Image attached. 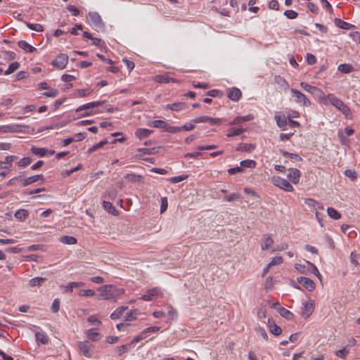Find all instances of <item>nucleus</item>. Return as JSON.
I'll return each instance as SVG.
<instances>
[{
	"instance_id": "15",
	"label": "nucleus",
	"mask_w": 360,
	"mask_h": 360,
	"mask_svg": "<svg viewBox=\"0 0 360 360\" xmlns=\"http://www.w3.org/2000/svg\"><path fill=\"white\" fill-rule=\"evenodd\" d=\"M275 120L278 127L281 130H286L288 126V120L285 115H276Z\"/></svg>"
},
{
	"instance_id": "27",
	"label": "nucleus",
	"mask_w": 360,
	"mask_h": 360,
	"mask_svg": "<svg viewBox=\"0 0 360 360\" xmlns=\"http://www.w3.org/2000/svg\"><path fill=\"white\" fill-rule=\"evenodd\" d=\"M134 347V344H131V341L127 344L122 345L116 348L117 355L120 356L122 354L127 352Z\"/></svg>"
},
{
	"instance_id": "29",
	"label": "nucleus",
	"mask_w": 360,
	"mask_h": 360,
	"mask_svg": "<svg viewBox=\"0 0 360 360\" xmlns=\"http://www.w3.org/2000/svg\"><path fill=\"white\" fill-rule=\"evenodd\" d=\"M277 310L279 313V314L288 320H292L293 319V314L289 311L288 309L284 308V307H278L277 308Z\"/></svg>"
},
{
	"instance_id": "11",
	"label": "nucleus",
	"mask_w": 360,
	"mask_h": 360,
	"mask_svg": "<svg viewBox=\"0 0 360 360\" xmlns=\"http://www.w3.org/2000/svg\"><path fill=\"white\" fill-rule=\"evenodd\" d=\"M303 307L301 308L300 314L304 319H308L313 313L314 309V301L310 302H303Z\"/></svg>"
},
{
	"instance_id": "9",
	"label": "nucleus",
	"mask_w": 360,
	"mask_h": 360,
	"mask_svg": "<svg viewBox=\"0 0 360 360\" xmlns=\"http://www.w3.org/2000/svg\"><path fill=\"white\" fill-rule=\"evenodd\" d=\"M193 123H204V122H208L211 125H216L219 124L221 123V119L220 118H214L205 115L200 116L198 117L194 118L191 121Z\"/></svg>"
},
{
	"instance_id": "57",
	"label": "nucleus",
	"mask_w": 360,
	"mask_h": 360,
	"mask_svg": "<svg viewBox=\"0 0 360 360\" xmlns=\"http://www.w3.org/2000/svg\"><path fill=\"white\" fill-rule=\"evenodd\" d=\"M283 258L281 256L274 257L271 259V260L270 261V262L269 263V266L272 267L273 266L280 264L283 263Z\"/></svg>"
},
{
	"instance_id": "64",
	"label": "nucleus",
	"mask_w": 360,
	"mask_h": 360,
	"mask_svg": "<svg viewBox=\"0 0 360 360\" xmlns=\"http://www.w3.org/2000/svg\"><path fill=\"white\" fill-rule=\"evenodd\" d=\"M349 37L353 41L360 43V32L354 31L349 33Z\"/></svg>"
},
{
	"instance_id": "16",
	"label": "nucleus",
	"mask_w": 360,
	"mask_h": 360,
	"mask_svg": "<svg viewBox=\"0 0 360 360\" xmlns=\"http://www.w3.org/2000/svg\"><path fill=\"white\" fill-rule=\"evenodd\" d=\"M160 292V289L158 288H153L147 290L146 293L141 297V299L144 301H151L153 297Z\"/></svg>"
},
{
	"instance_id": "28",
	"label": "nucleus",
	"mask_w": 360,
	"mask_h": 360,
	"mask_svg": "<svg viewBox=\"0 0 360 360\" xmlns=\"http://www.w3.org/2000/svg\"><path fill=\"white\" fill-rule=\"evenodd\" d=\"M86 336L91 341H96L100 338V334L96 331V328H90L86 332Z\"/></svg>"
},
{
	"instance_id": "23",
	"label": "nucleus",
	"mask_w": 360,
	"mask_h": 360,
	"mask_svg": "<svg viewBox=\"0 0 360 360\" xmlns=\"http://www.w3.org/2000/svg\"><path fill=\"white\" fill-rule=\"evenodd\" d=\"M28 215L29 212L25 209L18 210L14 214V217L20 221H25Z\"/></svg>"
},
{
	"instance_id": "43",
	"label": "nucleus",
	"mask_w": 360,
	"mask_h": 360,
	"mask_svg": "<svg viewBox=\"0 0 360 360\" xmlns=\"http://www.w3.org/2000/svg\"><path fill=\"white\" fill-rule=\"evenodd\" d=\"M36 340L42 344L48 343V337L45 333L42 331H38L35 333Z\"/></svg>"
},
{
	"instance_id": "50",
	"label": "nucleus",
	"mask_w": 360,
	"mask_h": 360,
	"mask_svg": "<svg viewBox=\"0 0 360 360\" xmlns=\"http://www.w3.org/2000/svg\"><path fill=\"white\" fill-rule=\"evenodd\" d=\"M108 143L106 139L102 140L98 143L94 144L91 148L88 149V153H93L94 151L98 150V148L103 147L104 145H105Z\"/></svg>"
},
{
	"instance_id": "24",
	"label": "nucleus",
	"mask_w": 360,
	"mask_h": 360,
	"mask_svg": "<svg viewBox=\"0 0 360 360\" xmlns=\"http://www.w3.org/2000/svg\"><path fill=\"white\" fill-rule=\"evenodd\" d=\"M305 204L309 207H312L315 210H323V206L320 202L316 201L312 198H307L304 200Z\"/></svg>"
},
{
	"instance_id": "45",
	"label": "nucleus",
	"mask_w": 360,
	"mask_h": 360,
	"mask_svg": "<svg viewBox=\"0 0 360 360\" xmlns=\"http://www.w3.org/2000/svg\"><path fill=\"white\" fill-rule=\"evenodd\" d=\"M20 67V63L18 62H13L9 65L7 70L5 71L4 74L6 75H10L18 70Z\"/></svg>"
},
{
	"instance_id": "12",
	"label": "nucleus",
	"mask_w": 360,
	"mask_h": 360,
	"mask_svg": "<svg viewBox=\"0 0 360 360\" xmlns=\"http://www.w3.org/2000/svg\"><path fill=\"white\" fill-rule=\"evenodd\" d=\"M188 108V104L186 102H176L174 103L167 104L165 107V110H169L171 111L179 112L185 110Z\"/></svg>"
},
{
	"instance_id": "46",
	"label": "nucleus",
	"mask_w": 360,
	"mask_h": 360,
	"mask_svg": "<svg viewBox=\"0 0 360 360\" xmlns=\"http://www.w3.org/2000/svg\"><path fill=\"white\" fill-rule=\"evenodd\" d=\"M60 242L64 244L74 245L77 243V239L73 236H65L60 238Z\"/></svg>"
},
{
	"instance_id": "14",
	"label": "nucleus",
	"mask_w": 360,
	"mask_h": 360,
	"mask_svg": "<svg viewBox=\"0 0 360 360\" xmlns=\"http://www.w3.org/2000/svg\"><path fill=\"white\" fill-rule=\"evenodd\" d=\"M288 180L294 184L299 183L300 178V172L296 168H290L289 173L287 174Z\"/></svg>"
},
{
	"instance_id": "10",
	"label": "nucleus",
	"mask_w": 360,
	"mask_h": 360,
	"mask_svg": "<svg viewBox=\"0 0 360 360\" xmlns=\"http://www.w3.org/2000/svg\"><path fill=\"white\" fill-rule=\"evenodd\" d=\"M93 345L88 341H83L78 342V348L80 352L87 358H90L92 356L91 349Z\"/></svg>"
},
{
	"instance_id": "21",
	"label": "nucleus",
	"mask_w": 360,
	"mask_h": 360,
	"mask_svg": "<svg viewBox=\"0 0 360 360\" xmlns=\"http://www.w3.org/2000/svg\"><path fill=\"white\" fill-rule=\"evenodd\" d=\"M268 326L270 332L274 335H278L282 332L281 328L271 319H268Z\"/></svg>"
},
{
	"instance_id": "33",
	"label": "nucleus",
	"mask_w": 360,
	"mask_h": 360,
	"mask_svg": "<svg viewBox=\"0 0 360 360\" xmlns=\"http://www.w3.org/2000/svg\"><path fill=\"white\" fill-rule=\"evenodd\" d=\"M338 110L340 111L345 116V117H352V112L349 108L344 102L342 103L341 105H340Z\"/></svg>"
},
{
	"instance_id": "26",
	"label": "nucleus",
	"mask_w": 360,
	"mask_h": 360,
	"mask_svg": "<svg viewBox=\"0 0 360 360\" xmlns=\"http://www.w3.org/2000/svg\"><path fill=\"white\" fill-rule=\"evenodd\" d=\"M253 119V116L251 115H248L245 116H238L235 117L233 121L230 123V124H238L242 122H245L250 121Z\"/></svg>"
},
{
	"instance_id": "59",
	"label": "nucleus",
	"mask_w": 360,
	"mask_h": 360,
	"mask_svg": "<svg viewBox=\"0 0 360 360\" xmlns=\"http://www.w3.org/2000/svg\"><path fill=\"white\" fill-rule=\"evenodd\" d=\"M49 91L44 92L43 96L50 98H55L58 96V91L56 89H48Z\"/></svg>"
},
{
	"instance_id": "41",
	"label": "nucleus",
	"mask_w": 360,
	"mask_h": 360,
	"mask_svg": "<svg viewBox=\"0 0 360 360\" xmlns=\"http://www.w3.org/2000/svg\"><path fill=\"white\" fill-rule=\"evenodd\" d=\"M244 131H245V129L243 127L231 128L228 130V133H227L226 136L228 137H233L235 136H238L240 134H242Z\"/></svg>"
},
{
	"instance_id": "19",
	"label": "nucleus",
	"mask_w": 360,
	"mask_h": 360,
	"mask_svg": "<svg viewBox=\"0 0 360 360\" xmlns=\"http://www.w3.org/2000/svg\"><path fill=\"white\" fill-rule=\"evenodd\" d=\"M44 181V178L42 174H36L29 177H25V179L23 180L22 187L27 186L32 184H34L38 181Z\"/></svg>"
},
{
	"instance_id": "39",
	"label": "nucleus",
	"mask_w": 360,
	"mask_h": 360,
	"mask_svg": "<svg viewBox=\"0 0 360 360\" xmlns=\"http://www.w3.org/2000/svg\"><path fill=\"white\" fill-rule=\"evenodd\" d=\"M335 22L336 26L343 30H348L352 27L350 23L343 21L340 18H336Z\"/></svg>"
},
{
	"instance_id": "62",
	"label": "nucleus",
	"mask_w": 360,
	"mask_h": 360,
	"mask_svg": "<svg viewBox=\"0 0 360 360\" xmlns=\"http://www.w3.org/2000/svg\"><path fill=\"white\" fill-rule=\"evenodd\" d=\"M51 311L53 312V313H56L58 311L59 309H60V300L58 298H56L53 302H52V304H51Z\"/></svg>"
},
{
	"instance_id": "40",
	"label": "nucleus",
	"mask_w": 360,
	"mask_h": 360,
	"mask_svg": "<svg viewBox=\"0 0 360 360\" xmlns=\"http://www.w3.org/2000/svg\"><path fill=\"white\" fill-rule=\"evenodd\" d=\"M47 151H48V150L44 148H38V147H35V146H32L31 148V152L33 154L38 155L39 157L45 156Z\"/></svg>"
},
{
	"instance_id": "20",
	"label": "nucleus",
	"mask_w": 360,
	"mask_h": 360,
	"mask_svg": "<svg viewBox=\"0 0 360 360\" xmlns=\"http://www.w3.org/2000/svg\"><path fill=\"white\" fill-rule=\"evenodd\" d=\"M153 80L155 82H158V83H160V84H162V83H169V82H176V80L169 76H168L167 75H155L153 78Z\"/></svg>"
},
{
	"instance_id": "1",
	"label": "nucleus",
	"mask_w": 360,
	"mask_h": 360,
	"mask_svg": "<svg viewBox=\"0 0 360 360\" xmlns=\"http://www.w3.org/2000/svg\"><path fill=\"white\" fill-rule=\"evenodd\" d=\"M103 103V101H93L79 106L75 110L76 117H88L98 113V111L96 108Z\"/></svg>"
},
{
	"instance_id": "13",
	"label": "nucleus",
	"mask_w": 360,
	"mask_h": 360,
	"mask_svg": "<svg viewBox=\"0 0 360 360\" xmlns=\"http://www.w3.org/2000/svg\"><path fill=\"white\" fill-rule=\"evenodd\" d=\"M297 281L309 291L314 290L316 287L315 283L309 278L300 276L297 277Z\"/></svg>"
},
{
	"instance_id": "34",
	"label": "nucleus",
	"mask_w": 360,
	"mask_h": 360,
	"mask_svg": "<svg viewBox=\"0 0 360 360\" xmlns=\"http://www.w3.org/2000/svg\"><path fill=\"white\" fill-rule=\"evenodd\" d=\"M103 206L105 210H107L109 213L117 215L118 214L117 210L115 208L112 204L108 201H103Z\"/></svg>"
},
{
	"instance_id": "36",
	"label": "nucleus",
	"mask_w": 360,
	"mask_h": 360,
	"mask_svg": "<svg viewBox=\"0 0 360 360\" xmlns=\"http://www.w3.org/2000/svg\"><path fill=\"white\" fill-rule=\"evenodd\" d=\"M307 262L308 261H305V264H296L295 266V269L302 274L309 273L311 271V268H309V266L308 267Z\"/></svg>"
},
{
	"instance_id": "30",
	"label": "nucleus",
	"mask_w": 360,
	"mask_h": 360,
	"mask_svg": "<svg viewBox=\"0 0 360 360\" xmlns=\"http://www.w3.org/2000/svg\"><path fill=\"white\" fill-rule=\"evenodd\" d=\"M353 70V66L348 63H342L338 66V70L345 74H349L352 72Z\"/></svg>"
},
{
	"instance_id": "52",
	"label": "nucleus",
	"mask_w": 360,
	"mask_h": 360,
	"mask_svg": "<svg viewBox=\"0 0 360 360\" xmlns=\"http://www.w3.org/2000/svg\"><path fill=\"white\" fill-rule=\"evenodd\" d=\"M32 162V158L30 157H25L20 159V160L18 162V165L19 167H25L27 165H29Z\"/></svg>"
},
{
	"instance_id": "61",
	"label": "nucleus",
	"mask_w": 360,
	"mask_h": 360,
	"mask_svg": "<svg viewBox=\"0 0 360 360\" xmlns=\"http://www.w3.org/2000/svg\"><path fill=\"white\" fill-rule=\"evenodd\" d=\"M160 203H161V205H160V213H163L167 209V206H168L167 198L166 197L161 198Z\"/></svg>"
},
{
	"instance_id": "6",
	"label": "nucleus",
	"mask_w": 360,
	"mask_h": 360,
	"mask_svg": "<svg viewBox=\"0 0 360 360\" xmlns=\"http://www.w3.org/2000/svg\"><path fill=\"white\" fill-rule=\"evenodd\" d=\"M68 56L65 53H60L51 62L53 67L58 70H63L68 65Z\"/></svg>"
},
{
	"instance_id": "42",
	"label": "nucleus",
	"mask_w": 360,
	"mask_h": 360,
	"mask_svg": "<svg viewBox=\"0 0 360 360\" xmlns=\"http://www.w3.org/2000/svg\"><path fill=\"white\" fill-rule=\"evenodd\" d=\"M240 167L243 168V172L244 171V168H254L256 165L255 161L252 160H244L240 162Z\"/></svg>"
},
{
	"instance_id": "35",
	"label": "nucleus",
	"mask_w": 360,
	"mask_h": 360,
	"mask_svg": "<svg viewBox=\"0 0 360 360\" xmlns=\"http://www.w3.org/2000/svg\"><path fill=\"white\" fill-rule=\"evenodd\" d=\"M167 122L162 120H155L150 122L148 125L154 128H160L164 131L165 129Z\"/></svg>"
},
{
	"instance_id": "49",
	"label": "nucleus",
	"mask_w": 360,
	"mask_h": 360,
	"mask_svg": "<svg viewBox=\"0 0 360 360\" xmlns=\"http://www.w3.org/2000/svg\"><path fill=\"white\" fill-rule=\"evenodd\" d=\"M255 148V146L252 144L241 143L237 147L238 151H251Z\"/></svg>"
},
{
	"instance_id": "51",
	"label": "nucleus",
	"mask_w": 360,
	"mask_h": 360,
	"mask_svg": "<svg viewBox=\"0 0 360 360\" xmlns=\"http://www.w3.org/2000/svg\"><path fill=\"white\" fill-rule=\"evenodd\" d=\"M147 337H148L147 334L145 333L144 330H143L140 334L135 336L131 340V344H134V345L136 343L140 342L141 340H142L143 339H146Z\"/></svg>"
},
{
	"instance_id": "44",
	"label": "nucleus",
	"mask_w": 360,
	"mask_h": 360,
	"mask_svg": "<svg viewBox=\"0 0 360 360\" xmlns=\"http://www.w3.org/2000/svg\"><path fill=\"white\" fill-rule=\"evenodd\" d=\"M328 216L333 219H339L341 217V214L333 207H328L327 209Z\"/></svg>"
},
{
	"instance_id": "25",
	"label": "nucleus",
	"mask_w": 360,
	"mask_h": 360,
	"mask_svg": "<svg viewBox=\"0 0 360 360\" xmlns=\"http://www.w3.org/2000/svg\"><path fill=\"white\" fill-rule=\"evenodd\" d=\"M18 46L20 48H21L22 50L27 53H32L36 51V48L32 46L31 44H28L25 40L19 41Z\"/></svg>"
},
{
	"instance_id": "38",
	"label": "nucleus",
	"mask_w": 360,
	"mask_h": 360,
	"mask_svg": "<svg viewBox=\"0 0 360 360\" xmlns=\"http://www.w3.org/2000/svg\"><path fill=\"white\" fill-rule=\"evenodd\" d=\"M46 279L43 277H35L32 278L29 281V284L30 286H39L41 285Z\"/></svg>"
},
{
	"instance_id": "58",
	"label": "nucleus",
	"mask_w": 360,
	"mask_h": 360,
	"mask_svg": "<svg viewBox=\"0 0 360 360\" xmlns=\"http://www.w3.org/2000/svg\"><path fill=\"white\" fill-rule=\"evenodd\" d=\"M16 184L20 183V186H22L23 180L25 179V172H20L18 174L13 177Z\"/></svg>"
},
{
	"instance_id": "31",
	"label": "nucleus",
	"mask_w": 360,
	"mask_h": 360,
	"mask_svg": "<svg viewBox=\"0 0 360 360\" xmlns=\"http://www.w3.org/2000/svg\"><path fill=\"white\" fill-rule=\"evenodd\" d=\"M280 153L282 154L283 156L287 157V158H290L291 160H293V161H302V158L297 154L291 153H289V152L283 150H281Z\"/></svg>"
},
{
	"instance_id": "56",
	"label": "nucleus",
	"mask_w": 360,
	"mask_h": 360,
	"mask_svg": "<svg viewBox=\"0 0 360 360\" xmlns=\"http://www.w3.org/2000/svg\"><path fill=\"white\" fill-rule=\"evenodd\" d=\"M307 264H308V267L309 266V268H311V271L309 272H311L316 277L321 278V275L319 273L317 267L313 263H311L310 262H307Z\"/></svg>"
},
{
	"instance_id": "63",
	"label": "nucleus",
	"mask_w": 360,
	"mask_h": 360,
	"mask_svg": "<svg viewBox=\"0 0 360 360\" xmlns=\"http://www.w3.org/2000/svg\"><path fill=\"white\" fill-rule=\"evenodd\" d=\"M256 330L257 332V333L262 337V338L267 341L268 340V335L265 330V329L263 328V327H261V326H258L257 328H256Z\"/></svg>"
},
{
	"instance_id": "37",
	"label": "nucleus",
	"mask_w": 360,
	"mask_h": 360,
	"mask_svg": "<svg viewBox=\"0 0 360 360\" xmlns=\"http://www.w3.org/2000/svg\"><path fill=\"white\" fill-rule=\"evenodd\" d=\"M127 309V307L117 308L111 314L110 318L113 320L118 319Z\"/></svg>"
},
{
	"instance_id": "48",
	"label": "nucleus",
	"mask_w": 360,
	"mask_h": 360,
	"mask_svg": "<svg viewBox=\"0 0 360 360\" xmlns=\"http://www.w3.org/2000/svg\"><path fill=\"white\" fill-rule=\"evenodd\" d=\"M26 25L29 29L38 32H43L44 30L43 26L38 23L27 22Z\"/></svg>"
},
{
	"instance_id": "4",
	"label": "nucleus",
	"mask_w": 360,
	"mask_h": 360,
	"mask_svg": "<svg viewBox=\"0 0 360 360\" xmlns=\"http://www.w3.org/2000/svg\"><path fill=\"white\" fill-rule=\"evenodd\" d=\"M343 101L338 98L335 94H326L325 93L321 97V101L319 102L320 105H331L333 107H335L336 109H338L340 105H341Z\"/></svg>"
},
{
	"instance_id": "17",
	"label": "nucleus",
	"mask_w": 360,
	"mask_h": 360,
	"mask_svg": "<svg viewBox=\"0 0 360 360\" xmlns=\"http://www.w3.org/2000/svg\"><path fill=\"white\" fill-rule=\"evenodd\" d=\"M273 243L274 240L272 239L271 235L264 234L262 236V240L261 242V248L262 250H267L270 249Z\"/></svg>"
},
{
	"instance_id": "53",
	"label": "nucleus",
	"mask_w": 360,
	"mask_h": 360,
	"mask_svg": "<svg viewBox=\"0 0 360 360\" xmlns=\"http://www.w3.org/2000/svg\"><path fill=\"white\" fill-rule=\"evenodd\" d=\"M239 198H240V195L238 193H233L228 195H226L223 200H224V201H226V202H232L234 200H237Z\"/></svg>"
},
{
	"instance_id": "60",
	"label": "nucleus",
	"mask_w": 360,
	"mask_h": 360,
	"mask_svg": "<svg viewBox=\"0 0 360 360\" xmlns=\"http://www.w3.org/2000/svg\"><path fill=\"white\" fill-rule=\"evenodd\" d=\"M187 178V175H179L171 177L169 179V181L172 184H177L185 180Z\"/></svg>"
},
{
	"instance_id": "5",
	"label": "nucleus",
	"mask_w": 360,
	"mask_h": 360,
	"mask_svg": "<svg viewBox=\"0 0 360 360\" xmlns=\"http://www.w3.org/2000/svg\"><path fill=\"white\" fill-rule=\"evenodd\" d=\"M272 183L274 186L284 190L285 191L291 192L293 191V187L289 181L281 176H274L272 178Z\"/></svg>"
},
{
	"instance_id": "22",
	"label": "nucleus",
	"mask_w": 360,
	"mask_h": 360,
	"mask_svg": "<svg viewBox=\"0 0 360 360\" xmlns=\"http://www.w3.org/2000/svg\"><path fill=\"white\" fill-rule=\"evenodd\" d=\"M152 133H153V130L145 129V128H140V129H138L135 131V135L139 139H143L148 137Z\"/></svg>"
},
{
	"instance_id": "47",
	"label": "nucleus",
	"mask_w": 360,
	"mask_h": 360,
	"mask_svg": "<svg viewBox=\"0 0 360 360\" xmlns=\"http://www.w3.org/2000/svg\"><path fill=\"white\" fill-rule=\"evenodd\" d=\"M181 131V127L177 126H172L169 124L168 123L166 124L165 131L167 133H172V134H176L177 132H179Z\"/></svg>"
},
{
	"instance_id": "2",
	"label": "nucleus",
	"mask_w": 360,
	"mask_h": 360,
	"mask_svg": "<svg viewBox=\"0 0 360 360\" xmlns=\"http://www.w3.org/2000/svg\"><path fill=\"white\" fill-rule=\"evenodd\" d=\"M101 294L99 298L102 300H115L119 295L124 293V289L117 288L112 285H105L98 288Z\"/></svg>"
},
{
	"instance_id": "32",
	"label": "nucleus",
	"mask_w": 360,
	"mask_h": 360,
	"mask_svg": "<svg viewBox=\"0 0 360 360\" xmlns=\"http://www.w3.org/2000/svg\"><path fill=\"white\" fill-rule=\"evenodd\" d=\"M338 110L340 111L345 116V117H352V112L349 108L344 102L342 103L341 105H340Z\"/></svg>"
},
{
	"instance_id": "55",
	"label": "nucleus",
	"mask_w": 360,
	"mask_h": 360,
	"mask_svg": "<svg viewBox=\"0 0 360 360\" xmlns=\"http://www.w3.org/2000/svg\"><path fill=\"white\" fill-rule=\"evenodd\" d=\"M91 93V90L89 89H78L76 92L77 96L83 98L89 96Z\"/></svg>"
},
{
	"instance_id": "3",
	"label": "nucleus",
	"mask_w": 360,
	"mask_h": 360,
	"mask_svg": "<svg viewBox=\"0 0 360 360\" xmlns=\"http://www.w3.org/2000/svg\"><path fill=\"white\" fill-rule=\"evenodd\" d=\"M88 16L89 25H90L94 29H95L97 31L104 30L105 24L101 18V16L98 12L90 11L88 13Z\"/></svg>"
},
{
	"instance_id": "18",
	"label": "nucleus",
	"mask_w": 360,
	"mask_h": 360,
	"mask_svg": "<svg viewBox=\"0 0 360 360\" xmlns=\"http://www.w3.org/2000/svg\"><path fill=\"white\" fill-rule=\"evenodd\" d=\"M227 95L231 101H238L240 98L242 93L239 89L233 87L228 89Z\"/></svg>"
},
{
	"instance_id": "54",
	"label": "nucleus",
	"mask_w": 360,
	"mask_h": 360,
	"mask_svg": "<svg viewBox=\"0 0 360 360\" xmlns=\"http://www.w3.org/2000/svg\"><path fill=\"white\" fill-rule=\"evenodd\" d=\"M139 151L141 153V154L143 155H151L157 153V150L155 148H139Z\"/></svg>"
},
{
	"instance_id": "8",
	"label": "nucleus",
	"mask_w": 360,
	"mask_h": 360,
	"mask_svg": "<svg viewBox=\"0 0 360 360\" xmlns=\"http://www.w3.org/2000/svg\"><path fill=\"white\" fill-rule=\"evenodd\" d=\"M290 92L292 94V96L295 98L296 103H302L304 106H310L311 103L307 96L302 93L300 91L295 89H291Z\"/></svg>"
},
{
	"instance_id": "7",
	"label": "nucleus",
	"mask_w": 360,
	"mask_h": 360,
	"mask_svg": "<svg viewBox=\"0 0 360 360\" xmlns=\"http://www.w3.org/2000/svg\"><path fill=\"white\" fill-rule=\"evenodd\" d=\"M300 86L306 91H307V92L310 93L311 94H312L313 96H316L318 99L319 103L320 102L321 97H322V96L324 94V92L321 89H320L316 86H311L306 82H301Z\"/></svg>"
}]
</instances>
